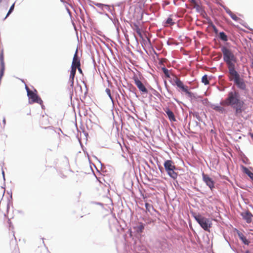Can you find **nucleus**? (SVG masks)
<instances>
[{"mask_svg":"<svg viewBox=\"0 0 253 253\" xmlns=\"http://www.w3.org/2000/svg\"><path fill=\"white\" fill-rule=\"evenodd\" d=\"M243 171L247 174L252 180H253V173L251 171L247 168L242 166Z\"/></svg>","mask_w":253,"mask_h":253,"instance_id":"obj_17","label":"nucleus"},{"mask_svg":"<svg viewBox=\"0 0 253 253\" xmlns=\"http://www.w3.org/2000/svg\"><path fill=\"white\" fill-rule=\"evenodd\" d=\"M165 111L169 119L170 122H175L176 121V119L174 116V113L168 108H166L165 109Z\"/></svg>","mask_w":253,"mask_h":253,"instance_id":"obj_15","label":"nucleus"},{"mask_svg":"<svg viewBox=\"0 0 253 253\" xmlns=\"http://www.w3.org/2000/svg\"><path fill=\"white\" fill-rule=\"evenodd\" d=\"M2 1V0H0V3Z\"/></svg>","mask_w":253,"mask_h":253,"instance_id":"obj_35","label":"nucleus"},{"mask_svg":"<svg viewBox=\"0 0 253 253\" xmlns=\"http://www.w3.org/2000/svg\"><path fill=\"white\" fill-rule=\"evenodd\" d=\"M221 105L232 106L235 110L236 116H238L244 111V102L240 99V94L236 91L229 92L227 98L221 102Z\"/></svg>","mask_w":253,"mask_h":253,"instance_id":"obj_1","label":"nucleus"},{"mask_svg":"<svg viewBox=\"0 0 253 253\" xmlns=\"http://www.w3.org/2000/svg\"><path fill=\"white\" fill-rule=\"evenodd\" d=\"M224 105H221V102L220 103V105H211V108L215 110L216 112H217L219 113L223 114L226 112V110L223 107Z\"/></svg>","mask_w":253,"mask_h":253,"instance_id":"obj_11","label":"nucleus"},{"mask_svg":"<svg viewBox=\"0 0 253 253\" xmlns=\"http://www.w3.org/2000/svg\"><path fill=\"white\" fill-rule=\"evenodd\" d=\"M243 219L246 220V221L250 223L252 221V218L253 217L252 214L249 211H246L244 212H242L241 214Z\"/></svg>","mask_w":253,"mask_h":253,"instance_id":"obj_13","label":"nucleus"},{"mask_svg":"<svg viewBox=\"0 0 253 253\" xmlns=\"http://www.w3.org/2000/svg\"><path fill=\"white\" fill-rule=\"evenodd\" d=\"M144 228V226L142 224H141V225H139V226H138V231L140 232H142L143 231Z\"/></svg>","mask_w":253,"mask_h":253,"instance_id":"obj_29","label":"nucleus"},{"mask_svg":"<svg viewBox=\"0 0 253 253\" xmlns=\"http://www.w3.org/2000/svg\"><path fill=\"white\" fill-rule=\"evenodd\" d=\"M95 5L98 7H100L101 5H102V4L101 3H96Z\"/></svg>","mask_w":253,"mask_h":253,"instance_id":"obj_31","label":"nucleus"},{"mask_svg":"<svg viewBox=\"0 0 253 253\" xmlns=\"http://www.w3.org/2000/svg\"><path fill=\"white\" fill-rule=\"evenodd\" d=\"M61 1H63V0H61Z\"/></svg>","mask_w":253,"mask_h":253,"instance_id":"obj_36","label":"nucleus"},{"mask_svg":"<svg viewBox=\"0 0 253 253\" xmlns=\"http://www.w3.org/2000/svg\"><path fill=\"white\" fill-rule=\"evenodd\" d=\"M13 250L11 253H20L19 249L16 241L13 242Z\"/></svg>","mask_w":253,"mask_h":253,"instance_id":"obj_20","label":"nucleus"},{"mask_svg":"<svg viewBox=\"0 0 253 253\" xmlns=\"http://www.w3.org/2000/svg\"><path fill=\"white\" fill-rule=\"evenodd\" d=\"M105 91L106 92V93L108 94V95L109 96V97L111 99H112V96H111V91H110V89L109 88H106L105 89Z\"/></svg>","mask_w":253,"mask_h":253,"instance_id":"obj_28","label":"nucleus"},{"mask_svg":"<svg viewBox=\"0 0 253 253\" xmlns=\"http://www.w3.org/2000/svg\"><path fill=\"white\" fill-rule=\"evenodd\" d=\"M145 207H146V210L149 212H150L151 209L154 210V208H153V206L148 203H145Z\"/></svg>","mask_w":253,"mask_h":253,"instance_id":"obj_24","label":"nucleus"},{"mask_svg":"<svg viewBox=\"0 0 253 253\" xmlns=\"http://www.w3.org/2000/svg\"><path fill=\"white\" fill-rule=\"evenodd\" d=\"M166 23L169 24L170 25H173L174 24V22H173V19L171 17H169L166 21Z\"/></svg>","mask_w":253,"mask_h":253,"instance_id":"obj_26","label":"nucleus"},{"mask_svg":"<svg viewBox=\"0 0 253 253\" xmlns=\"http://www.w3.org/2000/svg\"><path fill=\"white\" fill-rule=\"evenodd\" d=\"M77 69L78 70V71L80 73L83 74V71L81 68V66H79V67H77Z\"/></svg>","mask_w":253,"mask_h":253,"instance_id":"obj_30","label":"nucleus"},{"mask_svg":"<svg viewBox=\"0 0 253 253\" xmlns=\"http://www.w3.org/2000/svg\"><path fill=\"white\" fill-rule=\"evenodd\" d=\"M228 69L229 70V79L230 81L235 82L240 78V75L235 69V65H230V66H228Z\"/></svg>","mask_w":253,"mask_h":253,"instance_id":"obj_5","label":"nucleus"},{"mask_svg":"<svg viewBox=\"0 0 253 253\" xmlns=\"http://www.w3.org/2000/svg\"><path fill=\"white\" fill-rule=\"evenodd\" d=\"M164 167L166 171L171 169H175V166L174 165L173 162L171 160H167L165 161Z\"/></svg>","mask_w":253,"mask_h":253,"instance_id":"obj_14","label":"nucleus"},{"mask_svg":"<svg viewBox=\"0 0 253 253\" xmlns=\"http://www.w3.org/2000/svg\"><path fill=\"white\" fill-rule=\"evenodd\" d=\"M14 6H15V3H13V4L10 6V9H9L7 15H6L5 17L4 18V19L6 18L7 17V16L12 12V11L13 10V9L14 8Z\"/></svg>","mask_w":253,"mask_h":253,"instance_id":"obj_27","label":"nucleus"},{"mask_svg":"<svg viewBox=\"0 0 253 253\" xmlns=\"http://www.w3.org/2000/svg\"><path fill=\"white\" fill-rule=\"evenodd\" d=\"M25 88L27 92V95L29 98L30 104L36 102L40 105L42 104L43 101L42 99L38 96L37 90L35 89L34 91L31 90L27 85H26Z\"/></svg>","mask_w":253,"mask_h":253,"instance_id":"obj_3","label":"nucleus"},{"mask_svg":"<svg viewBox=\"0 0 253 253\" xmlns=\"http://www.w3.org/2000/svg\"><path fill=\"white\" fill-rule=\"evenodd\" d=\"M241 239L244 241L245 243H246V241L244 240V238L243 237H241Z\"/></svg>","mask_w":253,"mask_h":253,"instance_id":"obj_33","label":"nucleus"},{"mask_svg":"<svg viewBox=\"0 0 253 253\" xmlns=\"http://www.w3.org/2000/svg\"><path fill=\"white\" fill-rule=\"evenodd\" d=\"M4 56L3 52L0 53V77H2L4 74Z\"/></svg>","mask_w":253,"mask_h":253,"instance_id":"obj_12","label":"nucleus"},{"mask_svg":"<svg viewBox=\"0 0 253 253\" xmlns=\"http://www.w3.org/2000/svg\"><path fill=\"white\" fill-rule=\"evenodd\" d=\"M219 37L220 40L224 42H226L228 40L227 36L223 32L219 33Z\"/></svg>","mask_w":253,"mask_h":253,"instance_id":"obj_21","label":"nucleus"},{"mask_svg":"<svg viewBox=\"0 0 253 253\" xmlns=\"http://www.w3.org/2000/svg\"><path fill=\"white\" fill-rule=\"evenodd\" d=\"M79 66H81L80 59L78 56V49H77L73 57L71 68L77 70V67Z\"/></svg>","mask_w":253,"mask_h":253,"instance_id":"obj_9","label":"nucleus"},{"mask_svg":"<svg viewBox=\"0 0 253 253\" xmlns=\"http://www.w3.org/2000/svg\"><path fill=\"white\" fill-rule=\"evenodd\" d=\"M221 51L223 54V60L226 62L227 66L235 65L233 62L236 61V58L231 50L226 47L221 48Z\"/></svg>","mask_w":253,"mask_h":253,"instance_id":"obj_2","label":"nucleus"},{"mask_svg":"<svg viewBox=\"0 0 253 253\" xmlns=\"http://www.w3.org/2000/svg\"><path fill=\"white\" fill-rule=\"evenodd\" d=\"M76 70L75 69L71 68V71H70V74L69 76V82L68 83L70 85V86L73 88L74 87V78L75 77Z\"/></svg>","mask_w":253,"mask_h":253,"instance_id":"obj_10","label":"nucleus"},{"mask_svg":"<svg viewBox=\"0 0 253 253\" xmlns=\"http://www.w3.org/2000/svg\"><path fill=\"white\" fill-rule=\"evenodd\" d=\"M173 81L177 86L182 91L189 95H191V92L188 90V87L184 85L183 82L179 78L175 77Z\"/></svg>","mask_w":253,"mask_h":253,"instance_id":"obj_6","label":"nucleus"},{"mask_svg":"<svg viewBox=\"0 0 253 253\" xmlns=\"http://www.w3.org/2000/svg\"><path fill=\"white\" fill-rule=\"evenodd\" d=\"M226 11L234 20L237 21L239 20V18L230 9H227Z\"/></svg>","mask_w":253,"mask_h":253,"instance_id":"obj_19","label":"nucleus"},{"mask_svg":"<svg viewBox=\"0 0 253 253\" xmlns=\"http://www.w3.org/2000/svg\"><path fill=\"white\" fill-rule=\"evenodd\" d=\"M234 83L239 88L243 90H245L246 89V85L244 80L240 78L235 81Z\"/></svg>","mask_w":253,"mask_h":253,"instance_id":"obj_16","label":"nucleus"},{"mask_svg":"<svg viewBox=\"0 0 253 253\" xmlns=\"http://www.w3.org/2000/svg\"><path fill=\"white\" fill-rule=\"evenodd\" d=\"M250 135L251 137L252 138V139L253 140V133H250Z\"/></svg>","mask_w":253,"mask_h":253,"instance_id":"obj_32","label":"nucleus"},{"mask_svg":"<svg viewBox=\"0 0 253 253\" xmlns=\"http://www.w3.org/2000/svg\"><path fill=\"white\" fill-rule=\"evenodd\" d=\"M175 169H171L167 171L169 175L173 179H176L177 177V174L174 171Z\"/></svg>","mask_w":253,"mask_h":253,"instance_id":"obj_18","label":"nucleus"},{"mask_svg":"<svg viewBox=\"0 0 253 253\" xmlns=\"http://www.w3.org/2000/svg\"><path fill=\"white\" fill-rule=\"evenodd\" d=\"M133 29L136 31V32L140 37H142L141 30L137 24H134Z\"/></svg>","mask_w":253,"mask_h":253,"instance_id":"obj_22","label":"nucleus"},{"mask_svg":"<svg viewBox=\"0 0 253 253\" xmlns=\"http://www.w3.org/2000/svg\"><path fill=\"white\" fill-rule=\"evenodd\" d=\"M202 178L203 181L206 184V185L212 190L214 188V182L208 174L202 173Z\"/></svg>","mask_w":253,"mask_h":253,"instance_id":"obj_7","label":"nucleus"},{"mask_svg":"<svg viewBox=\"0 0 253 253\" xmlns=\"http://www.w3.org/2000/svg\"><path fill=\"white\" fill-rule=\"evenodd\" d=\"M194 218L200 226L206 231H209L211 227V220L200 214L194 216Z\"/></svg>","mask_w":253,"mask_h":253,"instance_id":"obj_4","label":"nucleus"},{"mask_svg":"<svg viewBox=\"0 0 253 253\" xmlns=\"http://www.w3.org/2000/svg\"><path fill=\"white\" fill-rule=\"evenodd\" d=\"M133 79L135 84L137 86L139 91L143 93H147L148 90L145 87L143 83L138 79V78L137 77H134Z\"/></svg>","mask_w":253,"mask_h":253,"instance_id":"obj_8","label":"nucleus"},{"mask_svg":"<svg viewBox=\"0 0 253 253\" xmlns=\"http://www.w3.org/2000/svg\"><path fill=\"white\" fill-rule=\"evenodd\" d=\"M202 82L204 83L205 85L209 84L208 77L207 75H205L204 76H203V77L202 78Z\"/></svg>","mask_w":253,"mask_h":253,"instance_id":"obj_23","label":"nucleus"},{"mask_svg":"<svg viewBox=\"0 0 253 253\" xmlns=\"http://www.w3.org/2000/svg\"><path fill=\"white\" fill-rule=\"evenodd\" d=\"M162 69L164 73L165 74L166 77H167V78H169L170 76H169V70L167 69V68H166L165 67L162 68Z\"/></svg>","mask_w":253,"mask_h":253,"instance_id":"obj_25","label":"nucleus"},{"mask_svg":"<svg viewBox=\"0 0 253 253\" xmlns=\"http://www.w3.org/2000/svg\"><path fill=\"white\" fill-rule=\"evenodd\" d=\"M191 1H192V2H194V0H191Z\"/></svg>","mask_w":253,"mask_h":253,"instance_id":"obj_34","label":"nucleus"}]
</instances>
